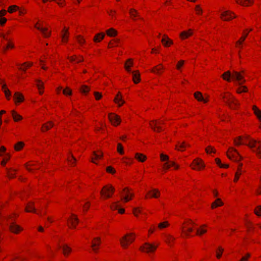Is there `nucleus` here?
<instances>
[{
	"mask_svg": "<svg viewBox=\"0 0 261 261\" xmlns=\"http://www.w3.org/2000/svg\"><path fill=\"white\" fill-rule=\"evenodd\" d=\"M244 73V70H242L241 72L234 70L232 73L230 71H227L222 75V77L224 80L227 82H230L231 79L236 82L237 85L240 86L237 89V92L238 93H241L247 91V88L245 86H242V84L246 81L242 74Z\"/></svg>",
	"mask_w": 261,
	"mask_h": 261,
	"instance_id": "nucleus-1",
	"label": "nucleus"
},
{
	"mask_svg": "<svg viewBox=\"0 0 261 261\" xmlns=\"http://www.w3.org/2000/svg\"><path fill=\"white\" fill-rule=\"evenodd\" d=\"M246 139L248 140V143L242 142V137H239L237 139H234V143L236 145H240L242 144H245L249 147L252 151L255 153L258 158H261V141L256 140L253 139H250L248 137H246Z\"/></svg>",
	"mask_w": 261,
	"mask_h": 261,
	"instance_id": "nucleus-2",
	"label": "nucleus"
},
{
	"mask_svg": "<svg viewBox=\"0 0 261 261\" xmlns=\"http://www.w3.org/2000/svg\"><path fill=\"white\" fill-rule=\"evenodd\" d=\"M222 97L224 99V102L231 109H234L236 107L239 105L237 99L230 94H228V95H223Z\"/></svg>",
	"mask_w": 261,
	"mask_h": 261,
	"instance_id": "nucleus-3",
	"label": "nucleus"
},
{
	"mask_svg": "<svg viewBox=\"0 0 261 261\" xmlns=\"http://www.w3.org/2000/svg\"><path fill=\"white\" fill-rule=\"evenodd\" d=\"M133 235H134V233H132L126 234L120 240L122 247L126 248L130 243L134 241L135 238L131 237Z\"/></svg>",
	"mask_w": 261,
	"mask_h": 261,
	"instance_id": "nucleus-4",
	"label": "nucleus"
},
{
	"mask_svg": "<svg viewBox=\"0 0 261 261\" xmlns=\"http://www.w3.org/2000/svg\"><path fill=\"white\" fill-rule=\"evenodd\" d=\"M157 247V245H154L149 243H145L140 247V250L146 253H151L155 250Z\"/></svg>",
	"mask_w": 261,
	"mask_h": 261,
	"instance_id": "nucleus-5",
	"label": "nucleus"
},
{
	"mask_svg": "<svg viewBox=\"0 0 261 261\" xmlns=\"http://www.w3.org/2000/svg\"><path fill=\"white\" fill-rule=\"evenodd\" d=\"M227 156L230 159L233 160L236 162L240 161L241 158L237 150L232 147L229 149Z\"/></svg>",
	"mask_w": 261,
	"mask_h": 261,
	"instance_id": "nucleus-6",
	"label": "nucleus"
},
{
	"mask_svg": "<svg viewBox=\"0 0 261 261\" xmlns=\"http://www.w3.org/2000/svg\"><path fill=\"white\" fill-rule=\"evenodd\" d=\"M114 191L115 189L112 186H106L103 187L102 190L100 191V194L105 196L106 198H110Z\"/></svg>",
	"mask_w": 261,
	"mask_h": 261,
	"instance_id": "nucleus-7",
	"label": "nucleus"
},
{
	"mask_svg": "<svg viewBox=\"0 0 261 261\" xmlns=\"http://www.w3.org/2000/svg\"><path fill=\"white\" fill-rule=\"evenodd\" d=\"M110 121L114 125H118L121 122V119L119 116L115 114L110 113L109 115Z\"/></svg>",
	"mask_w": 261,
	"mask_h": 261,
	"instance_id": "nucleus-8",
	"label": "nucleus"
},
{
	"mask_svg": "<svg viewBox=\"0 0 261 261\" xmlns=\"http://www.w3.org/2000/svg\"><path fill=\"white\" fill-rule=\"evenodd\" d=\"M164 123L163 121L158 122L156 120H153L150 123L149 125L151 128L155 132H160L162 130V128L159 126L160 124H163Z\"/></svg>",
	"mask_w": 261,
	"mask_h": 261,
	"instance_id": "nucleus-9",
	"label": "nucleus"
},
{
	"mask_svg": "<svg viewBox=\"0 0 261 261\" xmlns=\"http://www.w3.org/2000/svg\"><path fill=\"white\" fill-rule=\"evenodd\" d=\"M192 165L194 166L192 167L193 169L200 170L204 167V165L202 161L199 159H196L194 160Z\"/></svg>",
	"mask_w": 261,
	"mask_h": 261,
	"instance_id": "nucleus-10",
	"label": "nucleus"
},
{
	"mask_svg": "<svg viewBox=\"0 0 261 261\" xmlns=\"http://www.w3.org/2000/svg\"><path fill=\"white\" fill-rule=\"evenodd\" d=\"M236 17V16L229 11H226L221 14V17L224 20H229Z\"/></svg>",
	"mask_w": 261,
	"mask_h": 261,
	"instance_id": "nucleus-11",
	"label": "nucleus"
},
{
	"mask_svg": "<svg viewBox=\"0 0 261 261\" xmlns=\"http://www.w3.org/2000/svg\"><path fill=\"white\" fill-rule=\"evenodd\" d=\"M9 228L10 230L14 233H18L19 231L22 230V228L15 222H10Z\"/></svg>",
	"mask_w": 261,
	"mask_h": 261,
	"instance_id": "nucleus-12",
	"label": "nucleus"
},
{
	"mask_svg": "<svg viewBox=\"0 0 261 261\" xmlns=\"http://www.w3.org/2000/svg\"><path fill=\"white\" fill-rule=\"evenodd\" d=\"M35 27L38 30H39L43 35L44 37H48L50 35V32H47V29L46 28H43L42 26H37V24L35 25Z\"/></svg>",
	"mask_w": 261,
	"mask_h": 261,
	"instance_id": "nucleus-13",
	"label": "nucleus"
},
{
	"mask_svg": "<svg viewBox=\"0 0 261 261\" xmlns=\"http://www.w3.org/2000/svg\"><path fill=\"white\" fill-rule=\"evenodd\" d=\"M123 192L125 193V196L122 198L125 202H127L130 200L133 196V194L130 193L128 188H125L123 189Z\"/></svg>",
	"mask_w": 261,
	"mask_h": 261,
	"instance_id": "nucleus-14",
	"label": "nucleus"
},
{
	"mask_svg": "<svg viewBox=\"0 0 261 261\" xmlns=\"http://www.w3.org/2000/svg\"><path fill=\"white\" fill-rule=\"evenodd\" d=\"M100 244V238H95L94 239L93 241L91 244V247L93 249V250L95 252H97V246H99Z\"/></svg>",
	"mask_w": 261,
	"mask_h": 261,
	"instance_id": "nucleus-15",
	"label": "nucleus"
},
{
	"mask_svg": "<svg viewBox=\"0 0 261 261\" xmlns=\"http://www.w3.org/2000/svg\"><path fill=\"white\" fill-rule=\"evenodd\" d=\"M0 84H2V89L4 91V92L7 98L9 99L10 97L11 96V92L7 88V86L6 84H3L1 80H0Z\"/></svg>",
	"mask_w": 261,
	"mask_h": 261,
	"instance_id": "nucleus-16",
	"label": "nucleus"
},
{
	"mask_svg": "<svg viewBox=\"0 0 261 261\" xmlns=\"http://www.w3.org/2000/svg\"><path fill=\"white\" fill-rule=\"evenodd\" d=\"M114 100L116 103L118 104L119 107L121 106L124 103V101L122 100L121 94L120 92H119L117 95L116 96Z\"/></svg>",
	"mask_w": 261,
	"mask_h": 261,
	"instance_id": "nucleus-17",
	"label": "nucleus"
},
{
	"mask_svg": "<svg viewBox=\"0 0 261 261\" xmlns=\"http://www.w3.org/2000/svg\"><path fill=\"white\" fill-rule=\"evenodd\" d=\"M195 98L198 101H203L204 102H206L207 100L204 99L202 95V94L200 92H196L194 93Z\"/></svg>",
	"mask_w": 261,
	"mask_h": 261,
	"instance_id": "nucleus-18",
	"label": "nucleus"
},
{
	"mask_svg": "<svg viewBox=\"0 0 261 261\" xmlns=\"http://www.w3.org/2000/svg\"><path fill=\"white\" fill-rule=\"evenodd\" d=\"M186 146H190V145L186 144L185 142H182L181 143L179 142L178 143V145H176V149L178 150L183 151Z\"/></svg>",
	"mask_w": 261,
	"mask_h": 261,
	"instance_id": "nucleus-19",
	"label": "nucleus"
},
{
	"mask_svg": "<svg viewBox=\"0 0 261 261\" xmlns=\"http://www.w3.org/2000/svg\"><path fill=\"white\" fill-rule=\"evenodd\" d=\"M161 41L165 46H167L173 43V41L165 35H164V37L162 38Z\"/></svg>",
	"mask_w": 261,
	"mask_h": 261,
	"instance_id": "nucleus-20",
	"label": "nucleus"
},
{
	"mask_svg": "<svg viewBox=\"0 0 261 261\" xmlns=\"http://www.w3.org/2000/svg\"><path fill=\"white\" fill-rule=\"evenodd\" d=\"M14 99L16 102H20L23 100L24 97L22 94L17 92L14 94Z\"/></svg>",
	"mask_w": 261,
	"mask_h": 261,
	"instance_id": "nucleus-21",
	"label": "nucleus"
},
{
	"mask_svg": "<svg viewBox=\"0 0 261 261\" xmlns=\"http://www.w3.org/2000/svg\"><path fill=\"white\" fill-rule=\"evenodd\" d=\"M60 247L62 248L65 255H68L71 251V248L66 244H64Z\"/></svg>",
	"mask_w": 261,
	"mask_h": 261,
	"instance_id": "nucleus-22",
	"label": "nucleus"
},
{
	"mask_svg": "<svg viewBox=\"0 0 261 261\" xmlns=\"http://www.w3.org/2000/svg\"><path fill=\"white\" fill-rule=\"evenodd\" d=\"M133 80L135 84L139 82L140 80V74L138 71H136L133 72Z\"/></svg>",
	"mask_w": 261,
	"mask_h": 261,
	"instance_id": "nucleus-23",
	"label": "nucleus"
},
{
	"mask_svg": "<svg viewBox=\"0 0 261 261\" xmlns=\"http://www.w3.org/2000/svg\"><path fill=\"white\" fill-rule=\"evenodd\" d=\"M192 34L191 30H189L188 31H184L180 34V36L181 39H184L190 36Z\"/></svg>",
	"mask_w": 261,
	"mask_h": 261,
	"instance_id": "nucleus-24",
	"label": "nucleus"
},
{
	"mask_svg": "<svg viewBox=\"0 0 261 261\" xmlns=\"http://www.w3.org/2000/svg\"><path fill=\"white\" fill-rule=\"evenodd\" d=\"M70 221L73 227L75 228L76 225L79 223V219L76 216L72 214V217L70 219Z\"/></svg>",
	"mask_w": 261,
	"mask_h": 261,
	"instance_id": "nucleus-25",
	"label": "nucleus"
},
{
	"mask_svg": "<svg viewBox=\"0 0 261 261\" xmlns=\"http://www.w3.org/2000/svg\"><path fill=\"white\" fill-rule=\"evenodd\" d=\"M135 158L139 161L143 162L146 160V157L142 153H136L135 154Z\"/></svg>",
	"mask_w": 261,
	"mask_h": 261,
	"instance_id": "nucleus-26",
	"label": "nucleus"
},
{
	"mask_svg": "<svg viewBox=\"0 0 261 261\" xmlns=\"http://www.w3.org/2000/svg\"><path fill=\"white\" fill-rule=\"evenodd\" d=\"M148 193L150 194V196L153 198H158L160 196V192L157 189H153L149 191Z\"/></svg>",
	"mask_w": 261,
	"mask_h": 261,
	"instance_id": "nucleus-27",
	"label": "nucleus"
},
{
	"mask_svg": "<svg viewBox=\"0 0 261 261\" xmlns=\"http://www.w3.org/2000/svg\"><path fill=\"white\" fill-rule=\"evenodd\" d=\"M223 205V202L220 199L218 198L216 199L215 201L212 203V208H214L216 207L221 206Z\"/></svg>",
	"mask_w": 261,
	"mask_h": 261,
	"instance_id": "nucleus-28",
	"label": "nucleus"
},
{
	"mask_svg": "<svg viewBox=\"0 0 261 261\" xmlns=\"http://www.w3.org/2000/svg\"><path fill=\"white\" fill-rule=\"evenodd\" d=\"M252 110L254 114L259 120H261V111L255 106L252 107Z\"/></svg>",
	"mask_w": 261,
	"mask_h": 261,
	"instance_id": "nucleus-29",
	"label": "nucleus"
},
{
	"mask_svg": "<svg viewBox=\"0 0 261 261\" xmlns=\"http://www.w3.org/2000/svg\"><path fill=\"white\" fill-rule=\"evenodd\" d=\"M104 37L105 34L103 33H99L95 36L93 40L94 42H99L103 39Z\"/></svg>",
	"mask_w": 261,
	"mask_h": 261,
	"instance_id": "nucleus-30",
	"label": "nucleus"
},
{
	"mask_svg": "<svg viewBox=\"0 0 261 261\" xmlns=\"http://www.w3.org/2000/svg\"><path fill=\"white\" fill-rule=\"evenodd\" d=\"M68 35H69V32L67 29H66L65 28L64 29L62 32V38L64 41L67 42L68 41Z\"/></svg>",
	"mask_w": 261,
	"mask_h": 261,
	"instance_id": "nucleus-31",
	"label": "nucleus"
},
{
	"mask_svg": "<svg viewBox=\"0 0 261 261\" xmlns=\"http://www.w3.org/2000/svg\"><path fill=\"white\" fill-rule=\"evenodd\" d=\"M242 166V164H240L239 166L238 167L237 171L236 172L235 174V177L234 181H237L239 178V176L242 174V172H243L241 169V166Z\"/></svg>",
	"mask_w": 261,
	"mask_h": 261,
	"instance_id": "nucleus-32",
	"label": "nucleus"
},
{
	"mask_svg": "<svg viewBox=\"0 0 261 261\" xmlns=\"http://www.w3.org/2000/svg\"><path fill=\"white\" fill-rule=\"evenodd\" d=\"M237 2L240 4L247 6L248 4H252L253 3V0H238Z\"/></svg>",
	"mask_w": 261,
	"mask_h": 261,
	"instance_id": "nucleus-33",
	"label": "nucleus"
},
{
	"mask_svg": "<svg viewBox=\"0 0 261 261\" xmlns=\"http://www.w3.org/2000/svg\"><path fill=\"white\" fill-rule=\"evenodd\" d=\"M54 126V124L52 122H48L47 124H44L42 127V131L44 132L46 130H48L50 128Z\"/></svg>",
	"mask_w": 261,
	"mask_h": 261,
	"instance_id": "nucleus-34",
	"label": "nucleus"
},
{
	"mask_svg": "<svg viewBox=\"0 0 261 261\" xmlns=\"http://www.w3.org/2000/svg\"><path fill=\"white\" fill-rule=\"evenodd\" d=\"M133 62L132 61V59H128L127 61V62L125 63V68L126 70L128 72H130L131 71L130 67L133 66Z\"/></svg>",
	"mask_w": 261,
	"mask_h": 261,
	"instance_id": "nucleus-35",
	"label": "nucleus"
},
{
	"mask_svg": "<svg viewBox=\"0 0 261 261\" xmlns=\"http://www.w3.org/2000/svg\"><path fill=\"white\" fill-rule=\"evenodd\" d=\"M12 115L15 121H18L21 119H22V117L20 115L17 114L15 111H12Z\"/></svg>",
	"mask_w": 261,
	"mask_h": 261,
	"instance_id": "nucleus-36",
	"label": "nucleus"
},
{
	"mask_svg": "<svg viewBox=\"0 0 261 261\" xmlns=\"http://www.w3.org/2000/svg\"><path fill=\"white\" fill-rule=\"evenodd\" d=\"M33 204H34V203L33 202L29 203L26 207V209H25L26 212H32L35 213L36 211L33 206Z\"/></svg>",
	"mask_w": 261,
	"mask_h": 261,
	"instance_id": "nucleus-37",
	"label": "nucleus"
},
{
	"mask_svg": "<svg viewBox=\"0 0 261 261\" xmlns=\"http://www.w3.org/2000/svg\"><path fill=\"white\" fill-rule=\"evenodd\" d=\"M107 34L110 37H113L117 35V31L114 29L111 28L107 31Z\"/></svg>",
	"mask_w": 261,
	"mask_h": 261,
	"instance_id": "nucleus-38",
	"label": "nucleus"
},
{
	"mask_svg": "<svg viewBox=\"0 0 261 261\" xmlns=\"http://www.w3.org/2000/svg\"><path fill=\"white\" fill-rule=\"evenodd\" d=\"M129 14L132 18L134 19H135V17L136 16H138L139 18L141 19V18L138 16L137 11L134 9H130Z\"/></svg>",
	"mask_w": 261,
	"mask_h": 261,
	"instance_id": "nucleus-39",
	"label": "nucleus"
},
{
	"mask_svg": "<svg viewBox=\"0 0 261 261\" xmlns=\"http://www.w3.org/2000/svg\"><path fill=\"white\" fill-rule=\"evenodd\" d=\"M165 238V241L169 245H171V243L175 240V238L171 235H166Z\"/></svg>",
	"mask_w": 261,
	"mask_h": 261,
	"instance_id": "nucleus-40",
	"label": "nucleus"
},
{
	"mask_svg": "<svg viewBox=\"0 0 261 261\" xmlns=\"http://www.w3.org/2000/svg\"><path fill=\"white\" fill-rule=\"evenodd\" d=\"M205 226V225H203L201 226V227L199 229H197L196 230V234L200 236L203 233H204L206 232V230L205 229H203L202 227Z\"/></svg>",
	"mask_w": 261,
	"mask_h": 261,
	"instance_id": "nucleus-41",
	"label": "nucleus"
},
{
	"mask_svg": "<svg viewBox=\"0 0 261 261\" xmlns=\"http://www.w3.org/2000/svg\"><path fill=\"white\" fill-rule=\"evenodd\" d=\"M24 146L22 142H18L14 146L15 149L17 151L20 150Z\"/></svg>",
	"mask_w": 261,
	"mask_h": 261,
	"instance_id": "nucleus-42",
	"label": "nucleus"
},
{
	"mask_svg": "<svg viewBox=\"0 0 261 261\" xmlns=\"http://www.w3.org/2000/svg\"><path fill=\"white\" fill-rule=\"evenodd\" d=\"M248 35V33L244 34L243 36L236 42L237 44H242V42L245 40L246 37Z\"/></svg>",
	"mask_w": 261,
	"mask_h": 261,
	"instance_id": "nucleus-43",
	"label": "nucleus"
},
{
	"mask_svg": "<svg viewBox=\"0 0 261 261\" xmlns=\"http://www.w3.org/2000/svg\"><path fill=\"white\" fill-rule=\"evenodd\" d=\"M18 9V7L16 5H13L9 7L8 12L10 13H13Z\"/></svg>",
	"mask_w": 261,
	"mask_h": 261,
	"instance_id": "nucleus-44",
	"label": "nucleus"
},
{
	"mask_svg": "<svg viewBox=\"0 0 261 261\" xmlns=\"http://www.w3.org/2000/svg\"><path fill=\"white\" fill-rule=\"evenodd\" d=\"M160 67L156 66L154 67V68L151 70L152 72H154L156 73H160V71L163 68L161 65H159Z\"/></svg>",
	"mask_w": 261,
	"mask_h": 261,
	"instance_id": "nucleus-45",
	"label": "nucleus"
},
{
	"mask_svg": "<svg viewBox=\"0 0 261 261\" xmlns=\"http://www.w3.org/2000/svg\"><path fill=\"white\" fill-rule=\"evenodd\" d=\"M63 92L66 95H71L72 94V90L68 87L64 89Z\"/></svg>",
	"mask_w": 261,
	"mask_h": 261,
	"instance_id": "nucleus-46",
	"label": "nucleus"
},
{
	"mask_svg": "<svg viewBox=\"0 0 261 261\" xmlns=\"http://www.w3.org/2000/svg\"><path fill=\"white\" fill-rule=\"evenodd\" d=\"M117 151L118 152L121 154H122L124 153V151H123V146L120 143H118V146H117Z\"/></svg>",
	"mask_w": 261,
	"mask_h": 261,
	"instance_id": "nucleus-47",
	"label": "nucleus"
},
{
	"mask_svg": "<svg viewBox=\"0 0 261 261\" xmlns=\"http://www.w3.org/2000/svg\"><path fill=\"white\" fill-rule=\"evenodd\" d=\"M254 213L256 215H257L258 216H261V206L260 205H258L256 207V208L254 210Z\"/></svg>",
	"mask_w": 261,
	"mask_h": 261,
	"instance_id": "nucleus-48",
	"label": "nucleus"
},
{
	"mask_svg": "<svg viewBox=\"0 0 261 261\" xmlns=\"http://www.w3.org/2000/svg\"><path fill=\"white\" fill-rule=\"evenodd\" d=\"M205 151L207 153H210L211 152L215 153L216 150L214 148H213V147H212L211 146H209L207 148H205Z\"/></svg>",
	"mask_w": 261,
	"mask_h": 261,
	"instance_id": "nucleus-49",
	"label": "nucleus"
},
{
	"mask_svg": "<svg viewBox=\"0 0 261 261\" xmlns=\"http://www.w3.org/2000/svg\"><path fill=\"white\" fill-rule=\"evenodd\" d=\"M89 90V87H88L87 86L83 85L81 88V92L83 93H86L88 92Z\"/></svg>",
	"mask_w": 261,
	"mask_h": 261,
	"instance_id": "nucleus-50",
	"label": "nucleus"
},
{
	"mask_svg": "<svg viewBox=\"0 0 261 261\" xmlns=\"http://www.w3.org/2000/svg\"><path fill=\"white\" fill-rule=\"evenodd\" d=\"M168 225L169 224L167 222H164L160 223L158 226L160 228L162 229L167 227Z\"/></svg>",
	"mask_w": 261,
	"mask_h": 261,
	"instance_id": "nucleus-51",
	"label": "nucleus"
},
{
	"mask_svg": "<svg viewBox=\"0 0 261 261\" xmlns=\"http://www.w3.org/2000/svg\"><path fill=\"white\" fill-rule=\"evenodd\" d=\"M76 39H77V41L79 42V43L80 44H83L85 42V40L84 39H83L80 36H77L76 37Z\"/></svg>",
	"mask_w": 261,
	"mask_h": 261,
	"instance_id": "nucleus-52",
	"label": "nucleus"
},
{
	"mask_svg": "<svg viewBox=\"0 0 261 261\" xmlns=\"http://www.w3.org/2000/svg\"><path fill=\"white\" fill-rule=\"evenodd\" d=\"M93 155L95 156V159H100L102 156V154L101 152H99V153H97L96 152L94 151L93 152Z\"/></svg>",
	"mask_w": 261,
	"mask_h": 261,
	"instance_id": "nucleus-53",
	"label": "nucleus"
},
{
	"mask_svg": "<svg viewBox=\"0 0 261 261\" xmlns=\"http://www.w3.org/2000/svg\"><path fill=\"white\" fill-rule=\"evenodd\" d=\"M71 61H74L75 60H77V62H80L83 61V59L82 58L81 59H77L76 57H71L69 58Z\"/></svg>",
	"mask_w": 261,
	"mask_h": 261,
	"instance_id": "nucleus-54",
	"label": "nucleus"
},
{
	"mask_svg": "<svg viewBox=\"0 0 261 261\" xmlns=\"http://www.w3.org/2000/svg\"><path fill=\"white\" fill-rule=\"evenodd\" d=\"M195 11L197 14H201L202 12V9L200 8L199 5H197L195 7Z\"/></svg>",
	"mask_w": 261,
	"mask_h": 261,
	"instance_id": "nucleus-55",
	"label": "nucleus"
},
{
	"mask_svg": "<svg viewBox=\"0 0 261 261\" xmlns=\"http://www.w3.org/2000/svg\"><path fill=\"white\" fill-rule=\"evenodd\" d=\"M161 160L162 161H168L169 160V156L166 154L162 153L161 154Z\"/></svg>",
	"mask_w": 261,
	"mask_h": 261,
	"instance_id": "nucleus-56",
	"label": "nucleus"
},
{
	"mask_svg": "<svg viewBox=\"0 0 261 261\" xmlns=\"http://www.w3.org/2000/svg\"><path fill=\"white\" fill-rule=\"evenodd\" d=\"M107 171L114 174L115 172V170L111 166H109L107 168Z\"/></svg>",
	"mask_w": 261,
	"mask_h": 261,
	"instance_id": "nucleus-57",
	"label": "nucleus"
},
{
	"mask_svg": "<svg viewBox=\"0 0 261 261\" xmlns=\"http://www.w3.org/2000/svg\"><path fill=\"white\" fill-rule=\"evenodd\" d=\"M111 207L112 210H117L119 207L118 202L113 203V204L111 205Z\"/></svg>",
	"mask_w": 261,
	"mask_h": 261,
	"instance_id": "nucleus-58",
	"label": "nucleus"
},
{
	"mask_svg": "<svg viewBox=\"0 0 261 261\" xmlns=\"http://www.w3.org/2000/svg\"><path fill=\"white\" fill-rule=\"evenodd\" d=\"M36 82H37V87L40 90L43 88V83L40 80H36Z\"/></svg>",
	"mask_w": 261,
	"mask_h": 261,
	"instance_id": "nucleus-59",
	"label": "nucleus"
},
{
	"mask_svg": "<svg viewBox=\"0 0 261 261\" xmlns=\"http://www.w3.org/2000/svg\"><path fill=\"white\" fill-rule=\"evenodd\" d=\"M188 224H187V226H185V227H187V231H184L185 233V234L187 236H189V232H191L193 231V228L190 227H188Z\"/></svg>",
	"mask_w": 261,
	"mask_h": 261,
	"instance_id": "nucleus-60",
	"label": "nucleus"
},
{
	"mask_svg": "<svg viewBox=\"0 0 261 261\" xmlns=\"http://www.w3.org/2000/svg\"><path fill=\"white\" fill-rule=\"evenodd\" d=\"M94 94L96 100H98L101 97V94L99 92H95Z\"/></svg>",
	"mask_w": 261,
	"mask_h": 261,
	"instance_id": "nucleus-61",
	"label": "nucleus"
},
{
	"mask_svg": "<svg viewBox=\"0 0 261 261\" xmlns=\"http://www.w3.org/2000/svg\"><path fill=\"white\" fill-rule=\"evenodd\" d=\"M141 213L140 210L138 207H135L133 208V213L135 215V216H137V213Z\"/></svg>",
	"mask_w": 261,
	"mask_h": 261,
	"instance_id": "nucleus-62",
	"label": "nucleus"
},
{
	"mask_svg": "<svg viewBox=\"0 0 261 261\" xmlns=\"http://www.w3.org/2000/svg\"><path fill=\"white\" fill-rule=\"evenodd\" d=\"M184 61L181 60V61H179L176 66L177 68L178 69H179L180 67H181L184 65Z\"/></svg>",
	"mask_w": 261,
	"mask_h": 261,
	"instance_id": "nucleus-63",
	"label": "nucleus"
},
{
	"mask_svg": "<svg viewBox=\"0 0 261 261\" xmlns=\"http://www.w3.org/2000/svg\"><path fill=\"white\" fill-rule=\"evenodd\" d=\"M71 160L69 158L68 159V162H70L71 164L75 163V162H76V159H75V158L72 155H71Z\"/></svg>",
	"mask_w": 261,
	"mask_h": 261,
	"instance_id": "nucleus-64",
	"label": "nucleus"
}]
</instances>
